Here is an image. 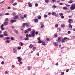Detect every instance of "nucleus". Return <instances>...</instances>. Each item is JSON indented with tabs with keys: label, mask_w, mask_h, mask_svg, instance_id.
<instances>
[{
	"label": "nucleus",
	"mask_w": 75,
	"mask_h": 75,
	"mask_svg": "<svg viewBox=\"0 0 75 75\" xmlns=\"http://www.w3.org/2000/svg\"><path fill=\"white\" fill-rule=\"evenodd\" d=\"M35 30H33L31 31V34L32 37H35Z\"/></svg>",
	"instance_id": "1"
},
{
	"label": "nucleus",
	"mask_w": 75,
	"mask_h": 75,
	"mask_svg": "<svg viewBox=\"0 0 75 75\" xmlns=\"http://www.w3.org/2000/svg\"><path fill=\"white\" fill-rule=\"evenodd\" d=\"M18 18V16H17V15L15 16L14 17H13V19H14V20H16V19H17V18Z\"/></svg>",
	"instance_id": "14"
},
{
	"label": "nucleus",
	"mask_w": 75,
	"mask_h": 75,
	"mask_svg": "<svg viewBox=\"0 0 75 75\" xmlns=\"http://www.w3.org/2000/svg\"><path fill=\"white\" fill-rule=\"evenodd\" d=\"M17 59H18V62H20V61H21V58L20 57H17Z\"/></svg>",
	"instance_id": "5"
},
{
	"label": "nucleus",
	"mask_w": 75,
	"mask_h": 75,
	"mask_svg": "<svg viewBox=\"0 0 75 75\" xmlns=\"http://www.w3.org/2000/svg\"><path fill=\"white\" fill-rule=\"evenodd\" d=\"M1 28L2 30H4V28H3V24H2L1 25Z\"/></svg>",
	"instance_id": "10"
},
{
	"label": "nucleus",
	"mask_w": 75,
	"mask_h": 75,
	"mask_svg": "<svg viewBox=\"0 0 75 75\" xmlns=\"http://www.w3.org/2000/svg\"><path fill=\"white\" fill-rule=\"evenodd\" d=\"M44 17H45V18H46L47 17V15H44Z\"/></svg>",
	"instance_id": "45"
},
{
	"label": "nucleus",
	"mask_w": 75,
	"mask_h": 75,
	"mask_svg": "<svg viewBox=\"0 0 75 75\" xmlns=\"http://www.w3.org/2000/svg\"><path fill=\"white\" fill-rule=\"evenodd\" d=\"M11 23H13L14 22H16V20L12 19L11 20Z\"/></svg>",
	"instance_id": "11"
},
{
	"label": "nucleus",
	"mask_w": 75,
	"mask_h": 75,
	"mask_svg": "<svg viewBox=\"0 0 75 75\" xmlns=\"http://www.w3.org/2000/svg\"><path fill=\"white\" fill-rule=\"evenodd\" d=\"M52 16H55V14H56V13L54 12H52Z\"/></svg>",
	"instance_id": "18"
},
{
	"label": "nucleus",
	"mask_w": 75,
	"mask_h": 75,
	"mask_svg": "<svg viewBox=\"0 0 75 75\" xmlns=\"http://www.w3.org/2000/svg\"><path fill=\"white\" fill-rule=\"evenodd\" d=\"M11 40H14V38L13 37H11Z\"/></svg>",
	"instance_id": "38"
},
{
	"label": "nucleus",
	"mask_w": 75,
	"mask_h": 75,
	"mask_svg": "<svg viewBox=\"0 0 75 75\" xmlns=\"http://www.w3.org/2000/svg\"><path fill=\"white\" fill-rule=\"evenodd\" d=\"M61 37L58 38V42H60V41H61Z\"/></svg>",
	"instance_id": "17"
},
{
	"label": "nucleus",
	"mask_w": 75,
	"mask_h": 75,
	"mask_svg": "<svg viewBox=\"0 0 75 75\" xmlns=\"http://www.w3.org/2000/svg\"><path fill=\"white\" fill-rule=\"evenodd\" d=\"M14 67H15V66H14V65H12V68H14Z\"/></svg>",
	"instance_id": "59"
},
{
	"label": "nucleus",
	"mask_w": 75,
	"mask_h": 75,
	"mask_svg": "<svg viewBox=\"0 0 75 75\" xmlns=\"http://www.w3.org/2000/svg\"><path fill=\"white\" fill-rule=\"evenodd\" d=\"M35 6H36V7L38 6V4H35Z\"/></svg>",
	"instance_id": "61"
},
{
	"label": "nucleus",
	"mask_w": 75,
	"mask_h": 75,
	"mask_svg": "<svg viewBox=\"0 0 75 75\" xmlns=\"http://www.w3.org/2000/svg\"><path fill=\"white\" fill-rule=\"evenodd\" d=\"M21 48V47H19L18 48V50H20Z\"/></svg>",
	"instance_id": "60"
},
{
	"label": "nucleus",
	"mask_w": 75,
	"mask_h": 75,
	"mask_svg": "<svg viewBox=\"0 0 75 75\" xmlns=\"http://www.w3.org/2000/svg\"><path fill=\"white\" fill-rule=\"evenodd\" d=\"M38 43H41V42H42V41H41V40H38Z\"/></svg>",
	"instance_id": "37"
},
{
	"label": "nucleus",
	"mask_w": 75,
	"mask_h": 75,
	"mask_svg": "<svg viewBox=\"0 0 75 75\" xmlns=\"http://www.w3.org/2000/svg\"><path fill=\"white\" fill-rule=\"evenodd\" d=\"M65 39H64V38L63 39H62V42H65Z\"/></svg>",
	"instance_id": "19"
},
{
	"label": "nucleus",
	"mask_w": 75,
	"mask_h": 75,
	"mask_svg": "<svg viewBox=\"0 0 75 75\" xmlns=\"http://www.w3.org/2000/svg\"><path fill=\"white\" fill-rule=\"evenodd\" d=\"M64 72H62L61 73V75H64Z\"/></svg>",
	"instance_id": "62"
},
{
	"label": "nucleus",
	"mask_w": 75,
	"mask_h": 75,
	"mask_svg": "<svg viewBox=\"0 0 75 75\" xmlns=\"http://www.w3.org/2000/svg\"><path fill=\"white\" fill-rule=\"evenodd\" d=\"M16 13L15 12H13V16H16Z\"/></svg>",
	"instance_id": "32"
},
{
	"label": "nucleus",
	"mask_w": 75,
	"mask_h": 75,
	"mask_svg": "<svg viewBox=\"0 0 75 75\" xmlns=\"http://www.w3.org/2000/svg\"><path fill=\"white\" fill-rule=\"evenodd\" d=\"M6 42L7 43H10V41L9 40H7L6 41Z\"/></svg>",
	"instance_id": "27"
},
{
	"label": "nucleus",
	"mask_w": 75,
	"mask_h": 75,
	"mask_svg": "<svg viewBox=\"0 0 75 75\" xmlns=\"http://www.w3.org/2000/svg\"><path fill=\"white\" fill-rule=\"evenodd\" d=\"M6 40H9L10 39V37H6L5 38Z\"/></svg>",
	"instance_id": "34"
},
{
	"label": "nucleus",
	"mask_w": 75,
	"mask_h": 75,
	"mask_svg": "<svg viewBox=\"0 0 75 75\" xmlns=\"http://www.w3.org/2000/svg\"><path fill=\"white\" fill-rule=\"evenodd\" d=\"M53 44L54 46H58V44L57 43V42H54Z\"/></svg>",
	"instance_id": "8"
},
{
	"label": "nucleus",
	"mask_w": 75,
	"mask_h": 75,
	"mask_svg": "<svg viewBox=\"0 0 75 75\" xmlns=\"http://www.w3.org/2000/svg\"><path fill=\"white\" fill-rule=\"evenodd\" d=\"M28 35H29V37H31V35H30V34H29Z\"/></svg>",
	"instance_id": "63"
},
{
	"label": "nucleus",
	"mask_w": 75,
	"mask_h": 75,
	"mask_svg": "<svg viewBox=\"0 0 75 75\" xmlns=\"http://www.w3.org/2000/svg\"><path fill=\"white\" fill-rule=\"evenodd\" d=\"M38 56L39 55V53L38 52L36 54Z\"/></svg>",
	"instance_id": "64"
},
{
	"label": "nucleus",
	"mask_w": 75,
	"mask_h": 75,
	"mask_svg": "<svg viewBox=\"0 0 75 75\" xmlns=\"http://www.w3.org/2000/svg\"><path fill=\"white\" fill-rule=\"evenodd\" d=\"M44 27V25L42 24L41 26V28H42Z\"/></svg>",
	"instance_id": "55"
},
{
	"label": "nucleus",
	"mask_w": 75,
	"mask_h": 75,
	"mask_svg": "<svg viewBox=\"0 0 75 75\" xmlns=\"http://www.w3.org/2000/svg\"><path fill=\"white\" fill-rule=\"evenodd\" d=\"M59 15L60 16H62L63 15V13H59Z\"/></svg>",
	"instance_id": "43"
},
{
	"label": "nucleus",
	"mask_w": 75,
	"mask_h": 75,
	"mask_svg": "<svg viewBox=\"0 0 75 75\" xmlns=\"http://www.w3.org/2000/svg\"><path fill=\"white\" fill-rule=\"evenodd\" d=\"M3 35H0V38H2V37H3Z\"/></svg>",
	"instance_id": "46"
},
{
	"label": "nucleus",
	"mask_w": 75,
	"mask_h": 75,
	"mask_svg": "<svg viewBox=\"0 0 75 75\" xmlns=\"http://www.w3.org/2000/svg\"><path fill=\"white\" fill-rule=\"evenodd\" d=\"M5 73L6 74H8V71H6Z\"/></svg>",
	"instance_id": "40"
},
{
	"label": "nucleus",
	"mask_w": 75,
	"mask_h": 75,
	"mask_svg": "<svg viewBox=\"0 0 75 75\" xmlns=\"http://www.w3.org/2000/svg\"><path fill=\"white\" fill-rule=\"evenodd\" d=\"M4 35L5 36H8V35L7 34V32L6 31H5L4 33Z\"/></svg>",
	"instance_id": "7"
},
{
	"label": "nucleus",
	"mask_w": 75,
	"mask_h": 75,
	"mask_svg": "<svg viewBox=\"0 0 75 75\" xmlns=\"http://www.w3.org/2000/svg\"><path fill=\"white\" fill-rule=\"evenodd\" d=\"M61 27H65V25L64 24H62L61 25Z\"/></svg>",
	"instance_id": "31"
},
{
	"label": "nucleus",
	"mask_w": 75,
	"mask_h": 75,
	"mask_svg": "<svg viewBox=\"0 0 75 75\" xmlns=\"http://www.w3.org/2000/svg\"><path fill=\"white\" fill-rule=\"evenodd\" d=\"M73 3V1L72 0H70L69 2V3Z\"/></svg>",
	"instance_id": "26"
},
{
	"label": "nucleus",
	"mask_w": 75,
	"mask_h": 75,
	"mask_svg": "<svg viewBox=\"0 0 75 75\" xmlns=\"http://www.w3.org/2000/svg\"><path fill=\"white\" fill-rule=\"evenodd\" d=\"M70 8L71 10H74V9H75V6L74 4H72L71 5V6L70 7Z\"/></svg>",
	"instance_id": "2"
},
{
	"label": "nucleus",
	"mask_w": 75,
	"mask_h": 75,
	"mask_svg": "<svg viewBox=\"0 0 75 75\" xmlns=\"http://www.w3.org/2000/svg\"><path fill=\"white\" fill-rule=\"evenodd\" d=\"M33 47V45L32 44H30L29 46V48H32Z\"/></svg>",
	"instance_id": "22"
},
{
	"label": "nucleus",
	"mask_w": 75,
	"mask_h": 75,
	"mask_svg": "<svg viewBox=\"0 0 75 75\" xmlns=\"http://www.w3.org/2000/svg\"><path fill=\"white\" fill-rule=\"evenodd\" d=\"M38 39V41H39V40H40V38H37Z\"/></svg>",
	"instance_id": "58"
},
{
	"label": "nucleus",
	"mask_w": 75,
	"mask_h": 75,
	"mask_svg": "<svg viewBox=\"0 0 75 75\" xmlns=\"http://www.w3.org/2000/svg\"><path fill=\"white\" fill-rule=\"evenodd\" d=\"M20 62V64H23V62H21V61H20V62Z\"/></svg>",
	"instance_id": "56"
},
{
	"label": "nucleus",
	"mask_w": 75,
	"mask_h": 75,
	"mask_svg": "<svg viewBox=\"0 0 75 75\" xmlns=\"http://www.w3.org/2000/svg\"><path fill=\"white\" fill-rule=\"evenodd\" d=\"M4 61H2L1 62V64L2 65H3V64H4Z\"/></svg>",
	"instance_id": "52"
},
{
	"label": "nucleus",
	"mask_w": 75,
	"mask_h": 75,
	"mask_svg": "<svg viewBox=\"0 0 75 75\" xmlns=\"http://www.w3.org/2000/svg\"><path fill=\"white\" fill-rule=\"evenodd\" d=\"M69 27L70 29H72V25H71V24H70L69 25Z\"/></svg>",
	"instance_id": "15"
},
{
	"label": "nucleus",
	"mask_w": 75,
	"mask_h": 75,
	"mask_svg": "<svg viewBox=\"0 0 75 75\" xmlns=\"http://www.w3.org/2000/svg\"><path fill=\"white\" fill-rule=\"evenodd\" d=\"M28 4L29 6L30 7H31L33 6V4L31 3H30V2H28Z\"/></svg>",
	"instance_id": "4"
},
{
	"label": "nucleus",
	"mask_w": 75,
	"mask_h": 75,
	"mask_svg": "<svg viewBox=\"0 0 75 75\" xmlns=\"http://www.w3.org/2000/svg\"><path fill=\"white\" fill-rule=\"evenodd\" d=\"M20 45L21 46H22V45H23V43L22 42H20Z\"/></svg>",
	"instance_id": "20"
},
{
	"label": "nucleus",
	"mask_w": 75,
	"mask_h": 75,
	"mask_svg": "<svg viewBox=\"0 0 75 75\" xmlns=\"http://www.w3.org/2000/svg\"><path fill=\"white\" fill-rule=\"evenodd\" d=\"M12 8L13 10H17L16 8L14 7H12Z\"/></svg>",
	"instance_id": "33"
},
{
	"label": "nucleus",
	"mask_w": 75,
	"mask_h": 75,
	"mask_svg": "<svg viewBox=\"0 0 75 75\" xmlns=\"http://www.w3.org/2000/svg\"><path fill=\"white\" fill-rule=\"evenodd\" d=\"M5 15H8L9 14V13H5Z\"/></svg>",
	"instance_id": "54"
},
{
	"label": "nucleus",
	"mask_w": 75,
	"mask_h": 75,
	"mask_svg": "<svg viewBox=\"0 0 75 75\" xmlns=\"http://www.w3.org/2000/svg\"><path fill=\"white\" fill-rule=\"evenodd\" d=\"M56 6H53L52 7V8H53V10H54L55 8L56 7Z\"/></svg>",
	"instance_id": "13"
},
{
	"label": "nucleus",
	"mask_w": 75,
	"mask_h": 75,
	"mask_svg": "<svg viewBox=\"0 0 75 75\" xmlns=\"http://www.w3.org/2000/svg\"><path fill=\"white\" fill-rule=\"evenodd\" d=\"M8 24V23L7 22H5L4 23V24L5 25H7Z\"/></svg>",
	"instance_id": "12"
},
{
	"label": "nucleus",
	"mask_w": 75,
	"mask_h": 75,
	"mask_svg": "<svg viewBox=\"0 0 75 75\" xmlns=\"http://www.w3.org/2000/svg\"><path fill=\"white\" fill-rule=\"evenodd\" d=\"M55 16L56 17H58V13L55 14Z\"/></svg>",
	"instance_id": "49"
},
{
	"label": "nucleus",
	"mask_w": 75,
	"mask_h": 75,
	"mask_svg": "<svg viewBox=\"0 0 75 75\" xmlns=\"http://www.w3.org/2000/svg\"><path fill=\"white\" fill-rule=\"evenodd\" d=\"M36 49V48L35 47H33V50H35V49Z\"/></svg>",
	"instance_id": "57"
},
{
	"label": "nucleus",
	"mask_w": 75,
	"mask_h": 75,
	"mask_svg": "<svg viewBox=\"0 0 75 75\" xmlns=\"http://www.w3.org/2000/svg\"><path fill=\"white\" fill-rule=\"evenodd\" d=\"M13 31L15 33H16V34H18V31L17 30H14Z\"/></svg>",
	"instance_id": "9"
},
{
	"label": "nucleus",
	"mask_w": 75,
	"mask_h": 75,
	"mask_svg": "<svg viewBox=\"0 0 75 75\" xmlns=\"http://www.w3.org/2000/svg\"><path fill=\"white\" fill-rule=\"evenodd\" d=\"M38 19H41V16H38Z\"/></svg>",
	"instance_id": "23"
},
{
	"label": "nucleus",
	"mask_w": 75,
	"mask_h": 75,
	"mask_svg": "<svg viewBox=\"0 0 75 75\" xmlns=\"http://www.w3.org/2000/svg\"><path fill=\"white\" fill-rule=\"evenodd\" d=\"M64 39H65V40H69V38H67V37L64 38Z\"/></svg>",
	"instance_id": "41"
},
{
	"label": "nucleus",
	"mask_w": 75,
	"mask_h": 75,
	"mask_svg": "<svg viewBox=\"0 0 75 75\" xmlns=\"http://www.w3.org/2000/svg\"><path fill=\"white\" fill-rule=\"evenodd\" d=\"M65 5L66 6H67V7H69L70 6V5H69L67 4H66Z\"/></svg>",
	"instance_id": "39"
},
{
	"label": "nucleus",
	"mask_w": 75,
	"mask_h": 75,
	"mask_svg": "<svg viewBox=\"0 0 75 75\" xmlns=\"http://www.w3.org/2000/svg\"><path fill=\"white\" fill-rule=\"evenodd\" d=\"M45 3H48V0H45Z\"/></svg>",
	"instance_id": "53"
},
{
	"label": "nucleus",
	"mask_w": 75,
	"mask_h": 75,
	"mask_svg": "<svg viewBox=\"0 0 75 75\" xmlns=\"http://www.w3.org/2000/svg\"><path fill=\"white\" fill-rule=\"evenodd\" d=\"M54 36L55 37H57V34H55L54 35Z\"/></svg>",
	"instance_id": "35"
},
{
	"label": "nucleus",
	"mask_w": 75,
	"mask_h": 75,
	"mask_svg": "<svg viewBox=\"0 0 75 75\" xmlns=\"http://www.w3.org/2000/svg\"><path fill=\"white\" fill-rule=\"evenodd\" d=\"M28 71H30V69H31L32 67H30V66H28Z\"/></svg>",
	"instance_id": "16"
},
{
	"label": "nucleus",
	"mask_w": 75,
	"mask_h": 75,
	"mask_svg": "<svg viewBox=\"0 0 75 75\" xmlns=\"http://www.w3.org/2000/svg\"><path fill=\"white\" fill-rule=\"evenodd\" d=\"M24 39L25 40H28V38H25Z\"/></svg>",
	"instance_id": "42"
},
{
	"label": "nucleus",
	"mask_w": 75,
	"mask_h": 75,
	"mask_svg": "<svg viewBox=\"0 0 75 75\" xmlns=\"http://www.w3.org/2000/svg\"><path fill=\"white\" fill-rule=\"evenodd\" d=\"M13 6H16V5H17V3H15L14 4H13Z\"/></svg>",
	"instance_id": "47"
},
{
	"label": "nucleus",
	"mask_w": 75,
	"mask_h": 75,
	"mask_svg": "<svg viewBox=\"0 0 75 75\" xmlns=\"http://www.w3.org/2000/svg\"><path fill=\"white\" fill-rule=\"evenodd\" d=\"M46 41H50V39H49V38H47L46 39Z\"/></svg>",
	"instance_id": "44"
},
{
	"label": "nucleus",
	"mask_w": 75,
	"mask_h": 75,
	"mask_svg": "<svg viewBox=\"0 0 75 75\" xmlns=\"http://www.w3.org/2000/svg\"><path fill=\"white\" fill-rule=\"evenodd\" d=\"M7 21H8V18H6L5 20V22H7Z\"/></svg>",
	"instance_id": "25"
},
{
	"label": "nucleus",
	"mask_w": 75,
	"mask_h": 75,
	"mask_svg": "<svg viewBox=\"0 0 75 75\" xmlns=\"http://www.w3.org/2000/svg\"><path fill=\"white\" fill-rule=\"evenodd\" d=\"M28 33V31H27L26 30H25V34H27V33Z\"/></svg>",
	"instance_id": "51"
},
{
	"label": "nucleus",
	"mask_w": 75,
	"mask_h": 75,
	"mask_svg": "<svg viewBox=\"0 0 75 75\" xmlns=\"http://www.w3.org/2000/svg\"><path fill=\"white\" fill-rule=\"evenodd\" d=\"M69 71V69H67L66 71V72H68Z\"/></svg>",
	"instance_id": "50"
},
{
	"label": "nucleus",
	"mask_w": 75,
	"mask_h": 75,
	"mask_svg": "<svg viewBox=\"0 0 75 75\" xmlns=\"http://www.w3.org/2000/svg\"><path fill=\"white\" fill-rule=\"evenodd\" d=\"M63 10H67V7H63Z\"/></svg>",
	"instance_id": "28"
},
{
	"label": "nucleus",
	"mask_w": 75,
	"mask_h": 75,
	"mask_svg": "<svg viewBox=\"0 0 75 75\" xmlns=\"http://www.w3.org/2000/svg\"><path fill=\"white\" fill-rule=\"evenodd\" d=\"M25 25L26 27H28V23H23V27H25Z\"/></svg>",
	"instance_id": "3"
},
{
	"label": "nucleus",
	"mask_w": 75,
	"mask_h": 75,
	"mask_svg": "<svg viewBox=\"0 0 75 75\" xmlns=\"http://www.w3.org/2000/svg\"><path fill=\"white\" fill-rule=\"evenodd\" d=\"M72 20L71 19H69V22H68L69 23H71V21H72Z\"/></svg>",
	"instance_id": "24"
},
{
	"label": "nucleus",
	"mask_w": 75,
	"mask_h": 75,
	"mask_svg": "<svg viewBox=\"0 0 75 75\" xmlns=\"http://www.w3.org/2000/svg\"><path fill=\"white\" fill-rule=\"evenodd\" d=\"M27 30L28 31H31V28H28V29H27Z\"/></svg>",
	"instance_id": "36"
},
{
	"label": "nucleus",
	"mask_w": 75,
	"mask_h": 75,
	"mask_svg": "<svg viewBox=\"0 0 75 75\" xmlns=\"http://www.w3.org/2000/svg\"><path fill=\"white\" fill-rule=\"evenodd\" d=\"M13 53H16L17 52V50H16V49L13 48Z\"/></svg>",
	"instance_id": "6"
},
{
	"label": "nucleus",
	"mask_w": 75,
	"mask_h": 75,
	"mask_svg": "<svg viewBox=\"0 0 75 75\" xmlns=\"http://www.w3.org/2000/svg\"><path fill=\"white\" fill-rule=\"evenodd\" d=\"M27 14H25L23 16L24 18H26L27 17Z\"/></svg>",
	"instance_id": "29"
},
{
	"label": "nucleus",
	"mask_w": 75,
	"mask_h": 75,
	"mask_svg": "<svg viewBox=\"0 0 75 75\" xmlns=\"http://www.w3.org/2000/svg\"><path fill=\"white\" fill-rule=\"evenodd\" d=\"M61 18H62V19L64 18V16L62 15L61 16Z\"/></svg>",
	"instance_id": "48"
},
{
	"label": "nucleus",
	"mask_w": 75,
	"mask_h": 75,
	"mask_svg": "<svg viewBox=\"0 0 75 75\" xmlns=\"http://www.w3.org/2000/svg\"><path fill=\"white\" fill-rule=\"evenodd\" d=\"M42 45L45 46V42H42Z\"/></svg>",
	"instance_id": "30"
},
{
	"label": "nucleus",
	"mask_w": 75,
	"mask_h": 75,
	"mask_svg": "<svg viewBox=\"0 0 75 75\" xmlns=\"http://www.w3.org/2000/svg\"><path fill=\"white\" fill-rule=\"evenodd\" d=\"M35 23H37L38 22V20H37V19H35V21H34Z\"/></svg>",
	"instance_id": "21"
}]
</instances>
